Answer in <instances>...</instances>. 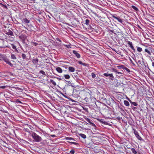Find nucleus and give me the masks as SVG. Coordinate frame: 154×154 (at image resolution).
Returning <instances> with one entry per match:
<instances>
[{"mask_svg": "<svg viewBox=\"0 0 154 154\" xmlns=\"http://www.w3.org/2000/svg\"><path fill=\"white\" fill-rule=\"evenodd\" d=\"M32 137L35 142H39L42 141L41 137L35 132H33L32 133Z\"/></svg>", "mask_w": 154, "mask_h": 154, "instance_id": "obj_1", "label": "nucleus"}, {"mask_svg": "<svg viewBox=\"0 0 154 154\" xmlns=\"http://www.w3.org/2000/svg\"><path fill=\"white\" fill-rule=\"evenodd\" d=\"M112 16L113 18L117 20L119 23H122L123 20L120 17L116 16L114 14L112 15Z\"/></svg>", "mask_w": 154, "mask_h": 154, "instance_id": "obj_2", "label": "nucleus"}, {"mask_svg": "<svg viewBox=\"0 0 154 154\" xmlns=\"http://www.w3.org/2000/svg\"><path fill=\"white\" fill-rule=\"evenodd\" d=\"M134 133L136 137L139 140H142V138L139 135L137 131L135 129H134Z\"/></svg>", "mask_w": 154, "mask_h": 154, "instance_id": "obj_3", "label": "nucleus"}, {"mask_svg": "<svg viewBox=\"0 0 154 154\" xmlns=\"http://www.w3.org/2000/svg\"><path fill=\"white\" fill-rule=\"evenodd\" d=\"M103 75L106 77L109 76L110 77V79L112 80H113L114 79V77L112 73L109 74L107 73H104Z\"/></svg>", "mask_w": 154, "mask_h": 154, "instance_id": "obj_4", "label": "nucleus"}, {"mask_svg": "<svg viewBox=\"0 0 154 154\" xmlns=\"http://www.w3.org/2000/svg\"><path fill=\"white\" fill-rule=\"evenodd\" d=\"M85 120L89 123L91 125L94 127H96V125L94 124L91 122V121L88 118H85Z\"/></svg>", "mask_w": 154, "mask_h": 154, "instance_id": "obj_5", "label": "nucleus"}, {"mask_svg": "<svg viewBox=\"0 0 154 154\" xmlns=\"http://www.w3.org/2000/svg\"><path fill=\"white\" fill-rule=\"evenodd\" d=\"M22 21L23 23L28 24L29 23L30 20L26 18H23L22 19Z\"/></svg>", "mask_w": 154, "mask_h": 154, "instance_id": "obj_6", "label": "nucleus"}, {"mask_svg": "<svg viewBox=\"0 0 154 154\" xmlns=\"http://www.w3.org/2000/svg\"><path fill=\"white\" fill-rule=\"evenodd\" d=\"M128 44L133 50L134 51H135V50L134 48L133 45L132 43L131 42L128 41Z\"/></svg>", "mask_w": 154, "mask_h": 154, "instance_id": "obj_7", "label": "nucleus"}, {"mask_svg": "<svg viewBox=\"0 0 154 154\" xmlns=\"http://www.w3.org/2000/svg\"><path fill=\"white\" fill-rule=\"evenodd\" d=\"M73 53L78 58H79L80 57V54L77 51L75 50H73Z\"/></svg>", "mask_w": 154, "mask_h": 154, "instance_id": "obj_8", "label": "nucleus"}, {"mask_svg": "<svg viewBox=\"0 0 154 154\" xmlns=\"http://www.w3.org/2000/svg\"><path fill=\"white\" fill-rule=\"evenodd\" d=\"M56 70L57 72L60 73H61L63 72V70L60 67H57L56 69Z\"/></svg>", "mask_w": 154, "mask_h": 154, "instance_id": "obj_9", "label": "nucleus"}, {"mask_svg": "<svg viewBox=\"0 0 154 154\" xmlns=\"http://www.w3.org/2000/svg\"><path fill=\"white\" fill-rule=\"evenodd\" d=\"M68 70L69 72H73L75 71V69L74 67L71 66H69L68 67Z\"/></svg>", "mask_w": 154, "mask_h": 154, "instance_id": "obj_10", "label": "nucleus"}, {"mask_svg": "<svg viewBox=\"0 0 154 154\" xmlns=\"http://www.w3.org/2000/svg\"><path fill=\"white\" fill-rule=\"evenodd\" d=\"M128 100L131 103L135 106H137V103L135 102H132L129 98L128 99Z\"/></svg>", "mask_w": 154, "mask_h": 154, "instance_id": "obj_11", "label": "nucleus"}, {"mask_svg": "<svg viewBox=\"0 0 154 154\" xmlns=\"http://www.w3.org/2000/svg\"><path fill=\"white\" fill-rule=\"evenodd\" d=\"M38 59L37 58H35L32 60V62L34 64H36L38 63Z\"/></svg>", "mask_w": 154, "mask_h": 154, "instance_id": "obj_12", "label": "nucleus"}, {"mask_svg": "<svg viewBox=\"0 0 154 154\" xmlns=\"http://www.w3.org/2000/svg\"><path fill=\"white\" fill-rule=\"evenodd\" d=\"M112 71L113 72H116V73H118L119 74H122V73L121 72H118L117 71V70L114 69V68H112Z\"/></svg>", "mask_w": 154, "mask_h": 154, "instance_id": "obj_13", "label": "nucleus"}, {"mask_svg": "<svg viewBox=\"0 0 154 154\" xmlns=\"http://www.w3.org/2000/svg\"><path fill=\"white\" fill-rule=\"evenodd\" d=\"M124 104L126 106H129V102L127 100H124Z\"/></svg>", "mask_w": 154, "mask_h": 154, "instance_id": "obj_14", "label": "nucleus"}, {"mask_svg": "<svg viewBox=\"0 0 154 154\" xmlns=\"http://www.w3.org/2000/svg\"><path fill=\"white\" fill-rule=\"evenodd\" d=\"M78 63L79 64L82 65L83 66H86L87 65V64L86 63H83L81 61H79Z\"/></svg>", "mask_w": 154, "mask_h": 154, "instance_id": "obj_15", "label": "nucleus"}, {"mask_svg": "<svg viewBox=\"0 0 154 154\" xmlns=\"http://www.w3.org/2000/svg\"><path fill=\"white\" fill-rule=\"evenodd\" d=\"M64 76L65 79H69L70 78V76L69 75L65 74L64 75Z\"/></svg>", "mask_w": 154, "mask_h": 154, "instance_id": "obj_16", "label": "nucleus"}, {"mask_svg": "<svg viewBox=\"0 0 154 154\" xmlns=\"http://www.w3.org/2000/svg\"><path fill=\"white\" fill-rule=\"evenodd\" d=\"M79 135L80 137L84 139L86 137V136L84 134H79Z\"/></svg>", "mask_w": 154, "mask_h": 154, "instance_id": "obj_17", "label": "nucleus"}, {"mask_svg": "<svg viewBox=\"0 0 154 154\" xmlns=\"http://www.w3.org/2000/svg\"><path fill=\"white\" fill-rule=\"evenodd\" d=\"M90 23V21L88 19H86L85 20V24L86 25L88 26L89 25V24Z\"/></svg>", "mask_w": 154, "mask_h": 154, "instance_id": "obj_18", "label": "nucleus"}, {"mask_svg": "<svg viewBox=\"0 0 154 154\" xmlns=\"http://www.w3.org/2000/svg\"><path fill=\"white\" fill-rule=\"evenodd\" d=\"M131 150L132 152L134 154H136L137 153V152L135 150V149L133 148H132L131 149Z\"/></svg>", "mask_w": 154, "mask_h": 154, "instance_id": "obj_19", "label": "nucleus"}, {"mask_svg": "<svg viewBox=\"0 0 154 154\" xmlns=\"http://www.w3.org/2000/svg\"><path fill=\"white\" fill-rule=\"evenodd\" d=\"M3 60L7 63L9 61V60L6 58L4 57L3 58Z\"/></svg>", "mask_w": 154, "mask_h": 154, "instance_id": "obj_20", "label": "nucleus"}, {"mask_svg": "<svg viewBox=\"0 0 154 154\" xmlns=\"http://www.w3.org/2000/svg\"><path fill=\"white\" fill-rule=\"evenodd\" d=\"M11 58L13 59H16V57H15V55H14V54H11Z\"/></svg>", "mask_w": 154, "mask_h": 154, "instance_id": "obj_21", "label": "nucleus"}, {"mask_svg": "<svg viewBox=\"0 0 154 154\" xmlns=\"http://www.w3.org/2000/svg\"><path fill=\"white\" fill-rule=\"evenodd\" d=\"M50 82L52 83L53 85H54L55 86L56 85V82L54 81L52 79L50 80Z\"/></svg>", "mask_w": 154, "mask_h": 154, "instance_id": "obj_22", "label": "nucleus"}, {"mask_svg": "<svg viewBox=\"0 0 154 154\" xmlns=\"http://www.w3.org/2000/svg\"><path fill=\"white\" fill-rule=\"evenodd\" d=\"M145 51L146 52L148 53L149 55H151V54L150 51L147 49H145Z\"/></svg>", "mask_w": 154, "mask_h": 154, "instance_id": "obj_23", "label": "nucleus"}, {"mask_svg": "<svg viewBox=\"0 0 154 154\" xmlns=\"http://www.w3.org/2000/svg\"><path fill=\"white\" fill-rule=\"evenodd\" d=\"M39 73H40L42 74V75H46V74H45V72L43 70H40L39 71Z\"/></svg>", "mask_w": 154, "mask_h": 154, "instance_id": "obj_24", "label": "nucleus"}, {"mask_svg": "<svg viewBox=\"0 0 154 154\" xmlns=\"http://www.w3.org/2000/svg\"><path fill=\"white\" fill-rule=\"evenodd\" d=\"M8 35H13V32L11 31H10L8 32L7 34Z\"/></svg>", "mask_w": 154, "mask_h": 154, "instance_id": "obj_25", "label": "nucleus"}, {"mask_svg": "<svg viewBox=\"0 0 154 154\" xmlns=\"http://www.w3.org/2000/svg\"><path fill=\"white\" fill-rule=\"evenodd\" d=\"M137 51L139 52H141L142 51V49L140 47H138L137 48Z\"/></svg>", "mask_w": 154, "mask_h": 154, "instance_id": "obj_26", "label": "nucleus"}, {"mask_svg": "<svg viewBox=\"0 0 154 154\" xmlns=\"http://www.w3.org/2000/svg\"><path fill=\"white\" fill-rule=\"evenodd\" d=\"M132 8L136 11H137L138 10V8L134 6H132Z\"/></svg>", "mask_w": 154, "mask_h": 154, "instance_id": "obj_27", "label": "nucleus"}, {"mask_svg": "<svg viewBox=\"0 0 154 154\" xmlns=\"http://www.w3.org/2000/svg\"><path fill=\"white\" fill-rule=\"evenodd\" d=\"M26 55L24 54H23L22 55V57L23 59H25L26 58Z\"/></svg>", "mask_w": 154, "mask_h": 154, "instance_id": "obj_28", "label": "nucleus"}, {"mask_svg": "<svg viewBox=\"0 0 154 154\" xmlns=\"http://www.w3.org/2000/svg\"><path fill=\"white\" fill-rule=\"evenodd\" d=\"M11 47L12 48L14 49H16V47L14 44H11Z\"/></svg>", "mask_w": 154, "mask_h": 154, "instance_id": "obj_29", "label": "nucleus"}, {"mask_svg": "<svg viewBox=\"0 0 154 154\" xmlns=\"http://www.w3.org/2000/svg\"><path fill=\"white\" fill-rule=\"evenodd\" d=\"M91 76L93 78H94L95 77L96 75L94 73H92Z\"/></svg>", "mask_w": 154, "mask_h": 154, "instance_id": "obj_30", "label": "nucleus"}, {"mask_svg": "<svg viewBox=\"0 0 154 154\" xmlns=\"http://www.w3.org/2000/svg\"><path fill=\"white\" fill-rule=\"evenodd\" d=\"M16 102L17 103H22L19 100H17L16 101Z\"/></svg>", "mask_w": 154, "mask_h": 154, "instance_id": "obj_31", "label": "nucleus"}, {"mask_svg": "<svg viewBox=\"0 0 154 154\" xmlns=\"http://www.w3.org/2000/svg\"><path fill=\"white\" fill-rule=\"evenodd\" d=\"M32 45H33L36 46L37 45L38 43H37L36 42H33V43H32Z\"/></svg>", "mask_w": 154, "mask_h": 154, "instance_id": "obj_32", "label": "nucleus"}, {"mask_svg": "<svg viewBox=\"0 0 154 154\" xmlns=\"http://www.w3.org/2000/svg\"><path fill=\"white\" fill-rule=\"evenodd\" d=\"M7 64H8L10 66H12L13 64L9 61L8 62Z\"/></svg>", "mask_w": 154, "mask_h": 154, "instance_id": "obj_33", "label": "nucleus"}, {"mask_svg": "<svg viewBox=\"0 0 154 154\" xmlns=\"http://www.w3.org/2000/svg\"><path fill=\"white\" fill-rule=\"evenodd\" d=\"M123 66H124L123 65H121V66H117V67L119 68H123Z\"/></svg>", "mask_w": 154, "mask_h": 154, "instance_id": "obj_34", "label": "nucleus"}, {"mask_svg": "<svg viewBox=\"0 0 154 154\" xmlns=\"http://www.w3.org/2000/svg\"><path fill=\"white\" fill-rule=\"evenodd\" d=\"M6 87V86H0V88H2V89H4Z\"/></svg>", "mask_w": 154, "mask_h": 154, "instance_id": "obj_35", "label": "nucleus"}, {"mask_svg": "<svg viewBox=\"0 0 154 154\" xmlns=\"http://www.w3.org/2000/svg\"><path fill=\"white\" fill-rule=\"evenodd\" d=\"M70 152L71 154H73L74 153V150H71Z\"/></svg>", "mask_w": 154, "mask_h": 154, "instance_id": "obj_36", "label": "nucleus"}, {"mask_svg": "<svg viewBox=\"0 0 154 154\" xmlns=\"http://www.w3.org/2000/svg\"><path fill=\"white\" fill-rule=\"evenodd\" d=\"M54 78H57V79H58V80H61L62 79L61 78H59V77H54Z\"/></svg>", "mask_w": 154, "mask_h": 154, "instance_id": "obj_37", "label": "nucleus"}, {"mask_svg": "<svg viewBox=\"0 0 154 154\" xmlns=\"http://www.w3.org/2000/svg\"><path fill=\"white\" fill-rule=\"evenodd\" d=\"M66 47L67 48H71L69 45H66Z\"/></svg>", "mask_w": 154, "mask_h": 154, "instance_id": "obj_38", "label": "nucleus"}, {"mask_svg": "<svg viewBox=\"0 0 154 154\" xmlns=\"http://www.w3.org/2000/svg\"><path fill=\"white\" fill-rule=\"evenodd\" d=\"M130 61L131 62V63L132 64H134L133 62V61L132 60H131V59H130Z\"/></svg>", "mask_w": 154, "mask_h": 154, "instance_id": "obj_39", "label": "nucleus"}, {"mask_svg": "<svg viewBox=\"0 0 154 154\" xmlns=\"http://www.w3.org/2000/svg\"><path fill=\"white\" fill-rule=\"evenodd\" d=\"M51 136L52 137H55V135H51Z\"/></svg>", "mask_w": 154, "mask_h": 154, "instance_id": "obj_40", "label": "nucleus"}, {"mask_svg": "<svg viewBox=\"0 0 154 154\" xmlns=\"http://www.w3.org/2000/svg\"><path fill=\"white\" fill-rule=\"evenodd\" d=\"M152 66L154 67V62H152Z\"/></svg>", "mask_w": 154, "mask_h": 154, "instance_id": "obj_41", "label": "nucleus"}, {"mask_svg": "<svg viewBox=\"0 0 154 154\" xmlns=\"http://www.w3.org/2000/svg\"><path fill=\"white\" fill-rule=\"evenodd\" d=\"M132 109L133 110L135 109H136V107H134Z\"/></svg>", "mask_w": 154, "mask_h": 154, "instance_id": "obj_42", "label": "nucleus"}, {"mask_svg": "<svg viewBox=\"0 0 154 154\" xmlns=\"http://www.w3.org/2000/svg\"><path fill=\"white\" fill-rule=\"evenodd\" d=\"M126 68V69L127 71H128V70H129L127 68Z\"/></svg>", "mask_w": 154, "mask_h": 154, "instance_id": "obj_43", "label": "nucleus"}, {"mask_svg": "<svg viewBox=\"0 0 154 154\" xmlns=\"http://www.w3.org/2000/svg\"><path fill=\"white\" fill-rule=\"evenodd\" d=\"M110 31L111 32H113V31L112 30H111Z\"/></svg>", "mask_w": 154, "mask_h": 154, "instance_id": "obj_44", "label": "nucleus"}, {"mask_svg": "<svg viewBox=\"0 0 154 154\" xmlns=\"http://www.w3.org/2000/svg\"><path fill=\"white\" fill-rule=\"evenodd\" d=\"M24 27L25 29H27V28L26 27H25V26H24Z\"/></svg>", "mask_w": 154, "mask_h": 154, "instance_id": "obj_45", "label": "nucleus"}, {"mask_svg": "<svg viewBox=\"0 0 154 154\" xmlns=\"http://www.w3.org/2000/svg\"><path fill=\"white\" fill-rule=\"evenodd\" d=\"M153 4H154V2L153 3Z\"/></svg>", "mask_w": 154, "mask_h": 154, "instance_id": "obj_46", "label": "nucleus"}, {"mask_svg": "<svg viewBox=\"0 0 154 154\" xmlns=\"http://www.w3.org/2000/svg\"><path fill=\"white\" fill-rule=\"evenodd\" d=\"M153 74H154V73H153Z\"/></svg>", "mask_w": 154, "mask_h": 154, "instance_id": "obj_47", "label": "nucleus"}]
</instances>
